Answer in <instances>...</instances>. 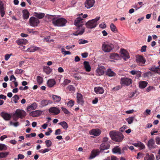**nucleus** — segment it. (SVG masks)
<instances>
[{
    "instance_id": "nucleus-1",
    "label": "nucleus",
    "mask_w": 160,
    "mask_h": 160,
    "mask_svg": "<svg viewBox=\"0 0 160 160\" xmlns=\"http://www.w3.org/2000/svg\"><path fill=\"white\" fill-rule=\"evenodd\" d=\"M84 20L83 19L79 17L77 18L74 21V24L77 27V29L79 30L76 32L74 34L75 35L77 36L78 35H82L84 32L85 28L82 27V25L84 24Z\"/></svg>"
},
{
    "instance_id": "nucleus-2",
    "label": "nucleus",
    "mask_w": 160,
    "mask_h": 160,
    "mask_svg": "<svg viewBox=\"0 0 160 160\" xmlns=\"http://www.w3.org/2000/svg\"><path fill=\"white\" fill-rule=\"evenodd\" d=\"M109 135L112 139L116 142H121L123 138V136L121 133L113 131H110Z\"/></svg>"
},
{
    "instance_id": "nucleus-3",
    "label": "nucleus",
    "mask_w": 160,
    "mask_h": 160,
    "mask_svg": "<svg viewBox=\"0 0 160 160\" xmlns=\"http://www.w3.org/2000/svg\"><path fill=\"white\" fill-rule=\"evenodd\" d=\"M67 21L63 18H60L52 19V22L56 26L63 27L65 26Z\"/></svg>"
},
{
    "instance_id": "nucleus-4",
    "label": "nucleus",
    "mask_w": 160,
    "mask_h": 160,
    "mask_svg": "<svg viewBox=\"0 0 160 160\" xmlns=\"http://www.w3.org/2000/svg\"><path fill=\"white\" fill-rule=\"evenodd\" d=\"M100 17H97L94 19L90 20L86 23V27L88 28H93L98 25L97 21L100 19Z\"/></svg>"
},
{
    "instance_id": "nucleus-5",
    "label": "nucleus",
    "mask_w": 160,
    "mask_h": 160,
    "mask_svg": "<svg viewBox=\"0 0 160 160\" xmlns=\"http://www.w3.org/2000/svg\"><path fill=\"white\" fill-rule=\"evenodd\" d=\"M114 45L111 43L106 44L103 42L102 47V50L105 52H109L114 48Z\"/></svg>"
},
{
    "instance_id": "nucleus-6",
    "label": "nucleus",
    "mask_w": 160,
    "mask_h": 160,
    "mask_svg": "<svg viewBox=\"0 0 160 160\" xmlns=\"http://www.w3.org/2000/svg\"><path fill=\"white\" fill-rule=\"evenodd\" d=\"M26 115V113L24 111L20 110L17 109L16 110L13 116H16L18 118H24Z\"/></svg>"
},
{
    "instance_id": "nucleus-7",
    "label": "nucleus",
    "mask_w": 160,
    "mask_h": 160,
    "mask_svg": "<svg viewBox=\"0 0 160 160\" xmlns=\"http://www.w3.org/2000/svg\"><path fill=\"white\" fill-rule=\"evenodd\" d=\"M120 83L121 84L125 86H129L132 84V80L129 78L123 77L121 79Z\"/></svg>"
},
{
    "instance_id": "nucleus-8",
    "label": "nucleus",
    "mask_w": 160,
    "mask_h": 160,
    "mask_svg": "<svg viewBox=\"0 0 160 160\" xmlns=\"http://www.w3.org/2000/svg\"><path fill=\"white\" fill-rule=\"evenodd\" d=\"M39 23L40 21L39 19L34 17H31L29 19L30 24L32 26H37Z\"/></svg>"
},
{
    "instance_id": "nucleus-9",
    "label": "nucleus",
    "mask_w": 160,
    "mask_h": 160,
    "mask_svg": "<svg viewBox=\"0 0 160 160\" xmlns=\"http://www.w3.org/2000/svg\"><path fill=\"white\" fill-rule=\"evenodd\" d=\"M48 112L53 115H57L60 112V110L56 107H52L48 110Z\"/></svg>"
},
{
    "instance_id": "nucleus-10",
    "label": "nucleus",
    "mask_w": 160,
    "mask_h": 160,
    "mask_svg": "<svg viewBox=\"0 0 160 160\" xmlns=\"http://www.w3.org/2000/svg\"><path fill=\"white\" fill-rule=\"evenodd\" d=\"M95 0H86L85 2V7L87 9H89L92 7L95 2Z\"/></svg>"
},
{
    "instance_id": "nucleus-11",
    "label": "nucleus",
    "mask_w": 160,
    "mask_h": 160,
    "mask_svg": "<svg viewBox=\"0 0 160 160\" xmlns=\"http://www.w3.org/2000/svg\"><path fill=\"white\" fill-rule=\"evenodd\" d=\"M52 101L50 100L43 99L41 101L40 106L41 107H46L48 104H52Z\"/></svg>"
},
{
    "instance_id": "nucleus-12",
    "label": "nucleus",
    "mask_w": 160,
    "mask_h": 160,
    "mask_svg": "<svg viewBox=\"0 0 160 160\" xmlns=\"http://www.w3.org/2000/svg\"><path fill=\"white\" fill-rule=\"evenodd\" d=\"M110 147L109 143H102L100 145L99 148L101 152H102L105 150H107Z\"/></svg>"
},
{
    "instance_id": "nucleus-13",
    "label": "nucleus",
    "mask_w": 160,
    "mask_h": 160,
    "mask_svg": "<svg viewBox=\"0 0 160 160\" xmlns=\"http://www.w3.org/2000/svg\"><path fill=\"white\" fill-rule=\"evenodd\" d=\"M121 56L124 60H126L127 59L129 58L130 57L128 53L126 50L124 49H121Z\"/></svg>"
},
{
    "instance_id": "nucleus-14",
    "label": "nucleus",
    "mask_w": 160,
    "mask_h": 160,
    "mask_svg": "<svg viewBox=\"0 0 160 160\" xmlns=\"http://www.w3.org/2000/svg\"><path fill=\"white\" fill-rule=\"evenodd\" d=\"M136 58V61L137 62L139 63L141 65H143L145 63L146 60L142 56L138 55L137 56Z\"/></svg>"
},
{
    "instance_id": "nucleus-15",
    "label": "nucleus",
    "mask_w": 160,
    "mask_h": 160,
    "mask_svg": "<svg viewBox=\"0 0 160 160\" xmlns=\"http://www.w3.org/2000/svg\"><path fill=\"white\" fill-rule=\"evenodd\" d=\"M1 116L6 121H8L11 118V116L10 114L4 112L1 113Z\"/></svg>"
},
{
    "instance_id": "nucleus-16",
    "label": "nucleus",
    "mask_w": 160,
    "mask_h": 160,
    "mask_svg": "<svg viewBox=\"0 0 160 160\" xmlns=\"http://www.w3.org/2000/svg\"><path fill=\"white\" fill-rule=\"evenodd\" d=\"M149 70L155 73L160 74V67H156L153 65L150 67Z\"/></svg>"
},
{
    "instance_id": "nucleus-17",
    "label": "nucleus",
    "mask_w": 160,
    "mask_h": 160,
    "mask_svg": "<svg viewBox=\"0 0 160 160\" xmlns=\"http://www.w3.org/2000/svg\"><path fill=\"white\" fill-rule=\"evenodd\" d=\"M105 70V68L104 66L100 67L97 69L96 72L98 75L101 76L104 73Z\"/></svg>"
},
{
    "instance_id": "nucleus-18",
    "label": "nucleus",
    "mask_w": 160,
    "mask_h": 160,
    "mask_svg": "<svg viewBox=\"0 0 160 160\" xmlns=\"http://www.w3.org/2000/svg\"><path fill=\"white\" fill-rule=\"evenodd\" d=\"M155 142L153 139H150L148 142L147 145L150 149L154 148H155L154 146Z\"/></svg>"
},
{
    "instance_id": "nucleus-19",
    "label": "nucleus",
    "mask_w": 160,
    "mask_h": 160,
    "mask_svg": "<svg viewBox=\"0 0 160 160\" xmlns=\"http://www.w3.org/2000/svg\"><path fill=\"white\" fill-rule=\"evenodd\" d=\"M42 113V111L39 110H36L30 113V115L33 117L39 116Z\"/></svg>"
},
{
    "instance_id": "nucleus-20",
    "label": "nucleus",
    "mask_w": 160,
    "mask_h": 160,
    "mask_svg": "<svg viewBox=\"0 0 160 160\" xmlns=\"http://www.w3.org/2000/svg\"><path fill=\"white\" fill-rule=\"evenodd\" d=\"M112 152L113 153H118V154H121L122 153V151L118 146H115L112 149Z\"/></svg>"
},
{
    "instance_id": "nucleus-21",
    "label": "nucleus",
    "mask_w": 160,
    "mask_h": 160,
    "mask_svg": "<svg viewBox=\"0 0 160 160\" xmlns=\"http://www.w3.org/2000/svg\"><path fill=\"white\" fill-rule=\"evenodd\" d=\"M101 133L100 130L98 129H93L92 130L90 133L91 135H93L95 136H99Z\"/></svg>"
},
{
    "instance_id": "nucleus-22",
    "label": "nucleus",
    "mask_w": 160,
    "mask_h": 160,
    "mask_svg": "<svg viewBox=\"0 0 160 160\" xmlns=\"http://www.w3.org/2000/svg\"><path fill=\"white\" fill-rule=\"evenodd\" d=\"M144 160H154V155L151 153L150 154L147 153L145 155L144 158Z\"/></svg>"
},
{
    "instance_id": "nucleus-23",
    "label": "nucleus",
    "mask_w": 160,
    "mask_h": 160,
    "mask_svg": "<svg viewBox=\"0 0 160 160\" xmlns=\"http://www.w3.org/2000/svg\"><path fill=\"white\" fill-rule=\"evenodd\" d=\"M84 68L85 70L88 72H89L91 70V67L89 62L88 61H85L83 62Z\"/></svg>"
},
{
    "instance_id": "nucleus-24",
    "label": "nucleus",
    "mask_w": 160,
    "mask_h": 160,
    "mask_svg": "<svg viewBox=\"0 0 160 160\" xmlns=\"http://www.w3.org/2000/svg\"><path fill=\"white\" fill-rule=\"evenodd\" d=\"M130 73L132 75H136L138 78L140 77L142 73L141 71L136 70H132L130 72Z\"/></svg>"
},
{
    "instance_id": "nucleus-25",
    "label": "nucleus",
    "mask_w": 160,
    "mask_h": 160,
    "mask_svg": "<svg viewBox=\"0 0 160 160\" xmlns=\"http://www.w3.org/2000/svg\"><path fill=\"white\" fill-rule=\"evenodd\" d=\"M94 90L96 93L102 94L104 92L103 88L99 87H95Z\"/></svg>"
},
{
    "instance_id": "nucleus-26",
    "label": "nucleus",
    "mask_w": 160,
    "mask_h": 160,
    "mask_svg": "<svg viewBox=\"0 0 160 160\" xmlns=\"http://www.w3.org/2000/svg\"><path fill=\"white\" fill-rule=\"evenodd\" d=\"M41 49L40 48L33 46L28 48L27 49V51L29 52H33L37 50H39Z\"/></svg>"
},
{
    "instance_id": "nucleus-27",
    "label": "nucleus",
    "mask_w": 160,
    "mask_h": 160,
    "mask_svg": "<svg viewBox=\"0 0 160 160\" xmlns=\"http://www.w3.org/2000/svg\"><path fill=\"white\" fill-rule=\"evenodd\" d=\"M16 42L18 45H22L23 44L27 43L28 40L26 39H22L17 40Z\"/></svg>"
},
{
    "instance_id": "nucleus-28",
    "label": "nucleus",
    "mask_w": 160,
    "mask_h": 160,
    "mask_svg": "<svg viewBox=\"0 0 160 160\" xmlns=\"http://www.w3.org/2000/svg\"><path fill=\"white\" fill-rule=\"evenodd\" d=\"M37 107V104L36 102H33L30 106L27 107V110L28 111H30L31 110H33L36 109Z\"/></svg>"
},
{
    "instance_id": "nucleus-29",
    "label": "nucleus",
    "mask_w": 160,
    "mask_h": 160,
    "mask_svg": "<svg viewBox=\"0 0 160 160\" xmlns=\"http://www.w3.org/2000/svg\"><path fill=\"white\" fill-rule=\"evenodd\" d=\"M148 82L146 81H141L139 82V87L142 89L145 88L147 85Z\"/></svg>"
},
{
    "instance_id": "nucleus-30",
    "label": "nucleus",
    "mask_w": 160,
    "mask_h": 160,
    "mask_svg": "<svg viewBox=\"0 0 160 160\" xmlns=\"http://www.w3.org/2000/svg\"><path fill=\"white\" fill-rule=\"evenodd\" d=\"M106 74L107 76L110 77L115 76L116 75V73L112 71L110 68H108L107 70Z\"/></svg>"
},
{
    "instance_id": "nucleus-31",
    "label": "nucleus",
    "mask_w": 160,
    "mask_h": 160,
    "mask_svg": "<svg viewBox=\"0 0 160 160\" xmlns=\"http://www.w3.org/2000/svg\"><path fill=\"white\" fill-rule=\"evenodd\" d=\"M43 69L44 72L47 74H49L52 72V70L49 66H44L43 67Z\"/></svg>"
},
{
    "instance_id": "nucleus-32",
    "label": "nucleus",
    "mask_w": 160,
    "mask_h": 160,
    "mask_svg": "<svg viewBox=\"0 0 160 160\" xmlns=\"http://www.w3.org/2000/svg\"><path fill=\"white\" fill-rule=\"evenodd\" d=\"M98 150H93L91 152L89 158L92 159L94 158L98 154Z\"/></svg>"
},
{
    "instance_id": "nucleus-33",
    "label": "nucleus",
    "mask_w": 160,
    "mask_h": 160,
    "mask_svg": "<svg viewBox=\"0 0 160 160\" xmlns=\"http://www.w3.org/2000/svg\"><path fill=\"white\" fill-rule=\"evenodd\" d=\"M45 14L41 12H35L34 14V16L39 19L42 18L45 16Z\"/></svg>"
},
{
    "instance_id": "nucleus-34",
    "label": "nucleus",
    "mask_w": 160,
    "mask_h": 160,
    "mask_svg": "<svg viewBox=\"0 0 160 160\" xmlns=\"http://www.w3.org/2000/svg\"><path fill=\"white\" fill-rule=\"evenodd\" d=\"M77 102L78 103H83V99L82 95L79 93L77 94Z\"/></svg>"
},
{
    "instance_id": "nucleus-35",
    "label": "nucleus",
    "mask_w": 160,
    "mask_h": 160,
    "mask_svg": "<svg viewBox=\"0 0 160 160\" xmlns=\"http://www.w3.org/2000/svg\"><path fill=\"white\" fill-rule=\"evenodd\" d=\"M56 83L55 81L53 79H51L48 80L47 84L48 86L50 87H52Z\"/></svg>"
},
{
    "instance_id": "nucleus-36",
    "label": "nucleus",
    "mask_w": 160,
    "mask_h": 160,
    "mask_svg": "<svg viewBox=\"0 0 160 160\" xmlns=\"http://www.w3.org/2000/svg\"><path fill=\"white\" fill-rule=\"evenodd\" d=\"M52 98L53 101L57 102H59L61 100V98L60 96L55 95H52Z\"/></svg>"
},
{
    "instance_id": "nucleus-37",
    "label": "nucleus",
    "mask_w": 160,
    "mask_h": 160,
    "mask_svg": "<svg viewBox=\"0 0 160 160\" xmlns=\"http://www.w3.org/2000/svg\"><path fill=\"white\" fill-rule=\"evenodd\" d=\"M126 4V3L123 1H119L117 3V6L120 9H122L124 7Z\"/></svg>"
},
{
    "instance_id": "nucleus-38",
    "label": "nucleus",
    "mask_w": 160,
    "mask_h": 160,
    "mask_svg": "<svg viewBox=\"0 0 160 160\" xmlns=\"http://www.w3.org/2000/svg\"><path fill=\"white\" fill-rule=\"evenodd\" d=\"M58 124L61 125L65 130H66L68 128V124L65 121L61 122L59 123Z\"/></svg>"
},
{
    "instance_id": "nucleus-39",
    "label": "nucleus",
    "mask_w": 160,
    "mask_h": 160,
    "mask_svg": "<svg viewBox=\"0 0 160 160\" xmlns=\"http://www.w3.org/2000/svg\"><path fill=\"white\" fill-rule=\"evenodd\" d=\"M110 57L112 59L117 60L119 58V56L117 53H113L111 54Z\"/></svg>"
},
{
    "instance_id": "nucleus-40",
    "label": "nucleus",
    "mask_w": 160,
    "mask_h": 160,
    "mask_svg": "<svg viewBox=\"0 0 160 160\" xmlns=\"http://www.w3.org/2000/svg\"><path fill=\"white\" fill-rule=\"evenodd\" d=\"M23 18L25 19H27L28 18L29 13L28 11H22Z\"/></svg>"
},
{
    "instance_id": "nucleus-41",
    "label": "nucleus",
    "mask_w": 160,
    "mask_h": 160,
    "mask_svg": "<svg viewBox=\"0 0 160 160\" xmlns=\"http://www.w3.org/2000/svg\"><path fill=\"white\" fill-rule=\"evenodd\" d=\"M37 82L39 84H40L42 83L43 78L42 77L38 76L37 78Z\"/></svg>"
},
{
    "instance_id": "nucleus-42",
    "label": "nucleus",
    "mask_w": 160,
    "mask_h": 160,
    "mask_svg": "<svg viewBox=\"0 0 160 160\" xmlns=\"http://www.w3.org/2000/svg\"><path fill=\"white\" fill-rule=\"evenodd\" d=\"M134 118L133 117H129L126 119V121L128 122L129 124H131Z\"/></svg>"
},
{
    "instance_id": "nucleus-43",
    "label": "nucleus",
    "mask_w": 160,
    "mask_h": 160,
    "mask_svg": "<svg viewBox=\"0 0 160 160\" xmlns=\"http://www.w3.org/2000/svg\"><path fill=\"white\" fill-rule=\"evenodd\" d=\"M13 101L15 103L18 102V100L19 99V97L17 95H15L12 98Z\"/></svg>"
},
{
    "instance_id": "nucleus-44",
    "label": "nucleus",
    "mask_w": 160,
    "mask_h": 160,
    "mask_svg": "<svg viewBox=\"0 0 160 160\" xmlns=\"http://www.w3.org/2000/svg\"><path fill=\"white\" fill-rule=\"evenodd\" d=\"M8 152H0V158H5L8 155Z\"/></svg>"
},
{
    "instance_id": "nucleus-45",
    "label": "nucleus",
    "mask_w": 160,
    "mask_h": 160,
    "mask_svg": "<svg viewBox=\"0 0 160 160\" xmlns=\"http://www.w3.org/2000/svg\"><path fill=\"white\" fill-rule=\"evenodd\" d=\"M46 145L47 148L50 147L52 144V142L50 140H46L45 141Z\"/></svg>"
},
{
    "instance_id": "nucleus-46",
    "label": "nucleus",
    "mask_w": 160,
    "mask_h": 160,
    "mask_svg": "<svg viewBox=\"0 0 160 160\" xmlns=\"http://www.w3.org/2000/svg\"><path fill=\"white\" fill-rule=\"evenodd\" d=\"M155 90V88L154 87L150 86L147 88L146 90L147 92H149L152 90Z\"/></svg>"
},
{
    "instance_id": "nucleus-47",
    "label": "nucleus",
    "mask_w": 160,
    "mask_h": 160,
    "mask_svg": "<svg viewBox=\"0 0 160 160\" xmlns=\"http://www.w3.org/2000/svg\"><path fill=\"white\" fill-rule=\"evenodd\" d=\"M67 89L70 91H73L75 90L74 87L72 85H69L67 87Z\"/></svg>"
},
{
    "instance_id": "nucleus-48",
    "label": "nucleus",
    "mask_w": 160,
    "mask_h": 160,
    "mask_svg": "<svg viewBox=\"0 0 160 160\" xmlns=\"http://www.w3.org/2000/svg\"><path fill=\"white\" fill-rule=\"evenodd\" d=\"M110 27L111 30L112 32H115L116 27L113 23L111 24Z\"/></svg>"
},
{
    "instance_id": "nucleus-49",
    "label": "nucleus",
    "mask_w": 160,
    "mask_h": 160,
    "mask_svg": "<svg viewBox=\"0 0 160 160\" xmlns=\"http://www.w3.org/2000/svg\"><path fill=\"white\" fill-rule=\"evenodd\" d=\"M7 149V147L4 144L0 143V151L5 150Z\"/></svg>"
},
{
    "instance_id": "nucleus-50",
    "label": "nucleus",
    "mask_w": 160,
    "mask_h": 160,
    "mask_svg": "<svg viewBox=\"0 0 160 160\" xmlns=\"http://www.w3.org/2000/svg\"><path fill=\"white\" fill-rule=\"evenodd\" d=\"M61 109L62 110L65 114H68L70 113V112L67 109L63 107H61Z\"/></svg>"
},
{
    "instance_id": "nucleus-51",
    "label": "nucleus",
    "mask_w": 160,
    "mask_h": 160,
    "mask_svg": "<svg viewBox=\"0 0 160 160\" xmlns=\"http://www.w3.org/2000/svg\"><path fill=\"white\" fill-rule=\"evenodd\" d=\"M74 101L71 100L69 101L67 103V105L69 107H72L74 105Z\"/></svg>"
},
{
    "instance_id": "nucleus-52",
    "label": "nucleus",
    "mask_w": 160,
    "mask_h": 160,
    "mask_svg": "<svg viewBox=\"0 0 160 160\" xmlns=\"http://www.w3.org/2000/svg\"><path fill=\"white\" fill-rule=\"evenodd\" d=\"M23 71L21 69H17L15 72V73L16 74H19L22 73Z\"/></svg>"
},
{
    "instance_id": "nucleus-53",
    "label": "nucleus",
    "mask_w": 160,
    "mask_h": 160,
    "mask_svg": "<svg viewBox=\"0 0 160 160\" xmlns=\"http://www.w3.org/2000/svg\"><path fill=\"white\" fill-rule=\"evenodd\" d=\"M88 42L87 40L82 39L79 40V43L80 44H85L88 43Z\"/></svg>"
},
{
    "instance_id": "nucleus-54",
    "label": "nucleus",
    "mask_w": 160,
    "mask_h": 160,
    "mask_svg": "<svg viewBox=\"0 0 160 160\" xmlns=\"http://www.w3.org/2000/svg\"><path fill=\"white\" fill-rule=\"evenodd\" d=\"M10 125H13L15 127H17L19 125V123L18 122H13L12 121L10 122Z\"/></svg>"
},
{
    "instance_id": "nucleus-55",
    "label": "nucleus",
    "mask_w": 160,
    "mask_h": 160,
    "mask_svg": "<svg viewBox=\"0 0 160 160\" xmlns=\"http://www.w3.org/2000/svg\"><path fill=\"white\" fill-rule=\"evenodd\" d=\"M138 147H140L142 149H144L145 148V146L144 144L141 142H138Z\"/></svg>"
},
{
    "instance_id": "nucleus-56",
    "label": "nucleus",
    "mask_w": 160,
    "mask_h": 160,
    "mask_svg": "<svg viewBox=\"0 0 160 160\" xmlns=\"http://www.w3.org/2000/svg\"><path fill=\"white\" fill-rule=\"evenodd\" d=\"M4 5L3 2L0 0V10H4Z\"/></svg>"
},
{
    "instance_id": "nucleus-57",
    "label": "nucleus",
    "mask_w": 160,
    "mask_h": 160,
    "mask_svg": "<svg viewBox=\"0 0 160 160\" xmlns=\"http://www.w3.org/2000/svg\"><path fill=\"white\" fill-rule=\"evenodd\" d=\"M108 138L105 137L103 138L102 140V143H109V142H108Z\"/></svg>"
},
{
    "instance_id": "nucleus-58",
    "label": "nucleus",
    "mask_w": 160,
    "mask_h": 160,
    "mask_svg": "<svg viewBox=\"0 0 160 160\" xmlns=\"http://www.w3.org/2000/svg\"><path fill=\"white\" fill-rule=\"evenodd\" d=\"M48 132H46L45 133V134L47 136H49L50 135V133H51L52 132V130L50 128H48Z\"/></svg>"
},
{
    "instance_id": "nucleus-59",
    "label": "nucleus",
    "mask_w": 160,
    "mask_h": 160,
    "mask_svg": "<svg viewBox=\"0 0 160 160\" xmlns=\"http://www.w3.org/2000/svg\"><path fill=\"white\" fill-rule=\"evenodd\" d=\"M61 133V131L60 129H58L56 130L55 134L56 135L60 134Z\"/></svg>"
},
{
    "instance_id": "nucleus-60",
    "label": "nucleus",
    "mask_w": 160,
    "mask_h": 160,
    "mask_svg": "<svg viewBox=\"0 0 160 160\" xmlns=\"http://www.w3.org/2000/svg\"><path fill=\"white\" fill-rule=\"evenodd\" d=\"M122 88V86L120 85H118L116 86L113 88V90L115 91H117Z\"/></svg>"
},
{
    "instance_id": "nucleus-61",
    "label": "nucleus",
    "mask_w": 160,
    "mask_h": 160,
    "mask_svg": "<svg viewBox=\"0 0 160 160\" xmlns=\"http://www.w3.org/2000/svg\"><path fill=\"white\" fill-rule=\"evenodd\" d=\"M62 52L65 55H69L71 54V52L69 51H62Z\"/></svg>"
},
{
    "instance_id": "nucleus-62",
    "label": "nucleus",
    "mask_w": 160,
    "mask_h": 160,
    "mask_svg": "<svg viewBox=\"0 0 160 160\" xmlns=\"http://www.w3.org/2000/svg\"><path fill=\"white\" fill-rule=\"evenodd\" d=\"M28 31L29 32L32 33L33 34H36L37 33V31H34L32 29H28Z\"/></svg>"
},
{
    "instance_id": "nucleus-63",
    "label": "nucleus",
    "mask_w": 160,
    "mask_h": 160,
    "mask_svg": "<svg viewBox=\"0 0 160 160\" xmlns=\"http://www.w3.org/2000/svg\"><path fill=\"white\" fill-rule=\"evenodd\" d=\"M147 48V46L144 45L142 46L141 48V52H145L146 51V49Z\"/></svg>"
},
{
    "instance_id": "nucleus-64",
    "label": "nucleus",
    "mask_w": 160,
    "mask_h": 160,
    "mask_svg": "<svg viewBox=\"0 0 160 160\" xmlns=\"http://www.w3.org/2000/svg\"><path fill=\"white\" fill-rule=\"evenodd\" d=\"M156 143L157 144H160V138L159 137H157L156 138Z\"/></svg>"
}]
</instances>
